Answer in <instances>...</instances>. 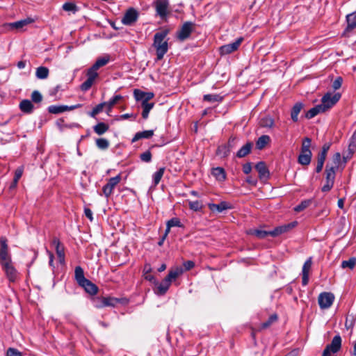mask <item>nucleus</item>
Returning <instances> with one entry per match:
<instances>
[{
    "label": "nucleus",
    "mask_w": 356,
    "mask_h": 356,
    "mask_svg": "<svg viewBox=\"0 0 356 356\" xmlns=\"http://www.w3.org/2000/svg\"><path fill=\"white\" fill-rule=\"evenodd\" d=\"M323 113L321 106L316 105V106L312 108L309 109L306 113H305V118L307 119H312L314 118L316 115H317L318 113Z\"/></svg>",
    "instance_id": "nucleus-33"
},
{
    "label": "nucleus",
    "mask_w": 356,
    "mask_h": 356,
    "mask_svg": "<svg viewBox=\"0 0 356 356\" xmlns=\"http://www.w3.org/2000/svg\"><path fill=\"white\" fill-rule=\"evenodd\" d=\"M330 147V143H325L322 147L321 152L318 155V159L325 161L327 153Z\"/></svg>",
    "instance_id": "nucleus-45"
},
{
    "label": "nucleus",
    "mask_w": 356,
    "mask_h": 356,
    "mask_svg": "<svg viewBox=\"0 0 356 356\" xmlns=\"http://www.w3.org/2000/svg\"><path fill=\"white\" fill-rule=\"evenodd\" d=\"M134 95L136 100L141 102V104L148 103L149 101L152 99L154 96L153 92H146L139 89L134 90Z\"/></svg>",
    "instance_id": "nucleus-10"
},
{
    "label": "nucleus",
    "mask_w": 356,
    "mask_h": 356,
    "mask_svg": "<svg viewBox=\"0 0 356 356\" xmlns=\"http://www.w3.org/2000/svg\"><path fill=\"white\" fill-rule=\"evenodd\" d=\"M275 124L274 120L269 115L261 118L259 120V125L261 127L270 129Z\"/></svg>",
    "instance_id": "nucleus-27"
},
{
    "label": "nucleus",
    "mask_w": 356,
    "mask_h": 356,
    "mask_svg": "<svg viewBox=\"0 0 356 356\" xmlns=\"http://www.w3.org/2000/svg\"><path fill=\"white\" fill-rule=\"evenodd\" d=\"M334 300V296L330 292H323L319 294L318 302L321 309L330 308Z\"/></svg>",
    "instance_id": "nucleus-4"
},
{
    "label": "nucleus",
    "mask_w": 356,
    "mask_h": 356,
    "mask_svg": "<svg viewBox=\"0 0 356 356\" xmlns=\"http://www.w3.org/2000/svg\"><path fill=\"white\" fill-rule=\"evenodd\" d=\"M122 99V97L120 95H117L113 97L108 102H105L106 105L108 106V110H111L113 106L116 104L118 101L121 100Z\"/></svg>",
    "instance_id": "nucleus-46"
},
{
    "label": "nucleus",
    "mask_w": 356,
    "mask_h": 356,
    "mask_svg": "<svg viewBox=\"0 0 356 356\" xmlns=\"http://www.w3.org/2000/svg\"><path fill=\"white\" fill-rule=\"evenodd\" d=\"M312 200H305L302 201L298 205L294 208V211L296 212H300L311 205Z\"/></svg>",
    "instance_id": "nucleus-40"
},
{
    "label": "nucleus",
    "mask_w": 356,
    "mask_h": 356,
    "mask_svg": "<svg viewBox=\"0 0 356 356\" xmlns=\"http://www.w3.org/2000/svg\"><path fill=\"white\" fill-rule=\"evenodd\" d=\"M165 172V168H161L153 175V183L154 186H156L161 181Z\"/></svg>",
    "instance_id": "nucleus-41"
},
{
    "label": "nucleus",
    "mask_w": 356,
    "mask_h": 356,
    "mask_svg": "<svg viewBox=\"0 0 356 356\" xmlns=\"http://www.w3.org/2000/svg\"><path fill=\"white\" fill-rule=\"evenodd\" d=\"M189 208L195 211H199L202 209V204L199 201L189 202Z\"/></svg>",
    "instance_id": "nucleus-53"
},
{
    "label": "nucleus",
    "mask_w": 356,
    "mask_h": 356,
    "mask_svg": "<svg viewBox=\"0 0 356 356\" xmlns=\"http://www.w3.org/2000/svg\"><path fill=\"white\" fill-rule=\"evenodd\" d=\"M168 33L169 30L168 29H163L156 33L154 36L153 47L156 49V60L163 59L164 55L168 52V44L165 38Z\"/></svg>",
    "instance_id": "nucleus-1"
},
{
    "label": "nucleus",
    "mask_w": 356,
    "mask_h": 356,
    "mask_svg": "<svg viewBox=\"0 0 356 356\" xmlns=\"http://www.w3.org/2000/svg\"><path fill=\"white\" fill-rule=\"evenodd\" d=\"M154 135L153 130H147L137 132L131 140L132 143L136 142L142 138H150Z\"/></svg>",
    "instance_id": "nucleus-24"
},
{
    "label": "nucleus",
    "mask_w": 356,
    "mask_h": 356,
    "mask_svg": "<svg viewBox=\"0 0 356 356\" xmlns=\"http://www.w3.org/2000/svg\"><path fill=\"white\" fill-rule=\"evenodd\" d=\"M304 107V104L302 102L296 103L291 111V118L294 122L298 121V115Z\"/></svg>",
    "instance_id": "nucleus-19"
},
{
    "label": "nucleus",
    "mask_w": 356,
    "mask_h": 356,
    "mask_svg": "<svg viewBox=\"0 0 356 356\" xmlns=\"http://www.w3.org/2000/svg\"><path fill=\"white\" fill-rule=\"evenodd\" d=\"M0 259L1 261V264L6 261L10 263V258L8 255V250H0Z\"/></svg>",
    "instance_id": "nucleus-52"
},
{
    "label": "nucleus",
    "mask_w": 356,
    "mask_h": 356,
    "mask_svg": "<svg viewBox=\"0 0 356 356\" xmlns=\"http://www.w3.org/2000/svg\"><path fill=\"white\" fill-rule=\"evenodd\" d=\"M31 100L35 103H40L42 100L41 93L38 90H34L31 94Z\"/></svg>",
    "instance_id": "nucleus-54"
},
{
    "label": "nucleus",
    "mask_w": 356,
    "mask_h": 356,
    "mask_svg": "<svg viewBox=\"0 0 356 356\" xmlns=\"http://www.w3.org/2000/svg\"><path fill=\"white\" fill-rule=\"evenodd\" d=\"M312 140L309 138H305L302 140L301 153L304 154H312L310 150Z\"/></svg>",
    "instance_id": "nucleus-36"
},
{
    "label": "nucleus",
    "mask_w": 356,
    "mask_h": 356,
    "mask_svg": "<svg viewBox=\"0 0 356 356\" xmlns=\"http://www.w3.org/2000/svg\"><path fill=\"white\" fill-rule=\"evenodd\" d=\"M94 81L87 79L81 85V89L83 91L88 90L92 86Z\"/></svg>",
    "instance_id": "nucleus-55"
},
{
    "label": "nucleus",
    "mask_w": 356,
    "mask_h": 356,
    "mask_svg": "<svg viewBox=\"0 0 356 356\" xmlns=\"http://www.w3.org/2000/svg\"><path fill=\"white\" fill-rule=\"evenodd\" d=\"M154 103H145V104H141V106L143 108V110L145 111L149 112L151 109L154 107Z\"/></svg>",
    "instance_id": "nucleus-62"
},
{
    "label": "nucleus",
    "mask_w": 356,
    "mask_h": 356,
    "mask_svg": "<svg viewBox=\"0 0 356 356\" xmlns=\"http://www.w3.org/2000/svg\"><path fill=\"white\" fill-rule=\"evenodd\" d=\"M109 61V56L100 57L97 59L95 63L92 65L94 68L98 70L101 67L106 65Z\"/></svg>",
    "instance_id": "nucleus-38"
},
{
    "label": "nucleus",
    "mask_w": 356,
    "mask_h": 356,
    "mask_svg": "<svg viewBox=\"0 0 356 356\" xmlns=\"http://www.w3.org/2000/svg\"><path fill=\"white\" fill-rule=\"evenodd\" d=\"M184 272L192 269L195 266V263L193 261L188 260L183 263Z\"/></svg>",
    "instance_id": "nucleus-60"
},
{
    "label": "nucleus",
    "mask_w": 356,
    "mask_h": 356,
    "mask_svg": "<svg viewBox=\"0 0 356 356\" xmlns=\"http://www.w3.org/2000/svg\"><path fill=\"white\" fill-rule=\"evenodd\" d=\"M6 356H22L21 353L15 348H10L7 350Z\"/></svg>",
    "instance_id": "nucleus-61"
},
{
    "label": "nucleus",
    "mask_w": 356,
    "mask_h": 356,
    "mask_svg": "<svg viewBox=\"0 0 356 356\" xmlns=\"http://www.w3.org/2000/svg\"><path fill=\"white\" fill-rule=\"evenodd\" d=\"M211 174L220 181H224L226 178L225 170L220 167L213 168Z\"/></svg>",
    "instance_id": "nucleus-26"
},
{
    "label": "nucleus",
    "mask_w": 356,
    "mask_h": 356,
    "mask_svg": "<svg viewBox=\"0 0 356 356\" xmlns=\"http://www.w3.org/2000/svg\"><path fill=\"white\" fill-rule=\"evenodd\" d=\"M312 154L300 153L298 161L300 164L303 165H308L312 160Z\"/></svg>",
    "instance_id": "nucleus-34"
},
{
    "label": "nucleus",
    "mask_w": 356,
    "mask_h": 356,
    "mask_svg": "<svg viewBox=\"0 0 356 356\" xmlns=\"http://www.w3.org/2000/svg\"><path fill=\"white\" fill-rule=\"evenodd\" d=\"M217 154L222 155V156H227L229 153V149L225 146H220L217 149Z\"/></svg>",
    "instance_id": "nucleus-56"
},
{
    "label": "nucleus",
    "mask_w": 356,
    "mask_h": 356,
    "mask_svg": "<svg viewBox=\"0 0 356 356\" xmlns=\"http://www.w3.org/2000/svg\"><path fill=\"white\" fill-rule=\"evenodd\" d=\"M63 9L65 11L76 13L78 10L77 6L74 3L67 2L63 5Z\"/></svg>",
    "instance_id": "nucleus-50"
},
{
    "label": "nucleus",
    "mask_w": 356,
    "mask_h": 356,
    "mask_svg": "<svg viewBox=\"0 0 356 356\" xmlns=\"http://www.w3.org/2000/svg\"><path fill=\"white\" fill-rule=\"evenodd\" d=\"M138 18V12L134 8H129L122 19V23L127 26L132 25Z\"/></svg>",
    "instance_id": "nucleus-7"
},
{
    "label": "nucleus",
    "mask_w": 356,
    "mask_h": 356,
    "mask_svg": "<svg viewBox=\"0 0 356 356\" xmlns=\"http://www.w3.org/2000/svg\"><path fill=\"white\" fill-rule=\"evenodd\" d=\"M349 152L353 154L356 150V130L354 131L350 138V143L348 145Z\"/></svg>",
    "instance_id": "nucleus-47"
},
{
    "label": "nucleus",
    "mask_w": 356,
    "mask_h": 356,
    "mask_svg": "<svg viewBox=\"0 0 356 356\" xmlns=\"http://www.w3.org/2000/svg\"><path fill=\"white\" fill-rule=\"evenodd\" d=\"M251 170H252V165H251L250 163H247L243 165V172L245 174L248 175L249 173H250Z\"/></svg>",
    "instance_id": "nucleus-64"
},
{
    "label": "nucleus",
    "mask_w": 356,
    "mask_h": 356,
    "mask_svg": "<svg viewBox=\"0 0 356 356\" xmlns=\"http://www.w3.org/2000/svg\"><path fill=\"white\" fill-rule=\"evenodd\" d=\"M49 69L46 67L40 66L36 69L35 76L39 79H45L49 76Z\"/></svg>",
    "instance_id": "nucleus-31"
},
{
    "label": "nucleus",
    "mask_w": 356,
    "mask_h": 356,
    "mask_svg": "<svg viewBox=\"0 0 356 356\" xmlns=\"http://www.w3.org/2000/svg\"><path fill=\"white\" fill-rule=\"evenodd\" d=\"M120 300L114 297H97L95 299V307L102 308L105 307H115Z\"/></svg>",
    "instance_id": "nucleus-5"
},
{
    "label": "nucleus",
    "mask_w": 356,
    "mask_h": 356,
    "mask_svg": "<svg viewBox=\"0 0 356 356\" xmlns=\"http://www.w3.org/2000/svg\"><path fill=\"white\" fill-rule=\"evenodd\" d=\"M23 170H24V169H23L22 166L19 167L16 169V170L15 171V176H14L15 183H18V181L22 176Z\"/></svg>",
    "instance_id": "nucleus-58"
},
{
    "label": "nucleus",
    "mask_w": 356,
    "mask_h": 356,
    "mask_svg": "<svg viewBox=\"0 0 356 356\" xmlns=\"http://www.w3.org/2000/svg\"><path fill=\"white\" fill-rule=\"evenodd\" d=\"M184 273V269L182 267H176L174 269H171L165 278L171 283L175 280L179 276Z\"/></svg>",
    "instance_id": "nucleus-20"
},
{
    "label": "nucleus",
    "mask_w": 356,
    "mask_h": 356,
    "mask_svg": "<svg viewBox=\"0 0 356 356\" xmlns=\"http://www.w3.org/2000/svg\"><path fill=\"white\" fill-rule=\"evenodd\" d=\"M341 95L339 93H335L334 95L327 92L324 95L321 99V104L319 105L323 113L330 110L333 107L340 99Z\"/></svg>",
    "instance_id": "nucleus-2"
},
{
    "label": "nucleus",
    "mask_w": 356,
    "mask_h": 356,
    "mask_svg": "<svg viewBox=\"0 0 356 356\" xmlns=\"http://www.w3.org/2000/svg\"><path fill=\"white\" fill-rule=\"evenodd\" d=\"M222 97L216 94H208L203 96V100L208 102H220L222 101Z\"/></svg>",
    "instance_id": "nucleus-35"
},
{
    "label": "nucleus",
    "mask_w": 356,
    "mask_h": 356,
    "mask_svg": "<svg viewBox=\"0 0 356 356\" xmlns=\"http://www.w3.org/2000/svg\"><path fill=\"white\" fill-rule=\"evenodd\" d=\"M97 147L102 150L107 149L109 147V142L106 138H97L95 141Z\"/></svg>",
    "instance_id": "nucleus-42"
},
{
    "label": "nucleus",
    "mask_w": 356,
    "mask_h": 356,
    "mask_svg": "<svg viewBox=\"0 0 356 356\" xmlns=\"http://www.w3.org/2000/svg\"><path fill=\"white\" fill-rule=\"evenodd\" d=\"M33 22V19H31L30 18H28V19H25L17 21V22H13V23H10V26L12 29H21L24 26H26L27 24Z\"/></svg>",
    "instance_id": "nucleus-30"
},
{
    "label": "nucleus",
    "mask_w": 356,
    "mask_h": 356,
    "mask_svg": "<svg viewBox=\"0 0 356 356\" xmlns=\"http://www.w3.org/2000/svg\"><path fill=\"white\" fill-rule=\"evenodd\" d=\"M297 222H293L286 225H283L275 227L274 229L270 231V236L273 237L277 236L282 234L288 232L289 229L293 228L296 225Z\"/></svg>",
    "instance_id": "nucleus-13"
},
{
    "label": "nucleus",
    "mask_w": 356,
    "mask_h": 356,
    "mask_svg": "<svg viewBox=\"0 0 356 356\" xmlns=\"http://www.w3.org/2000/svg\"><path fill=\"white\" fill-rule=\"evenodd\" d=\"M106 103H101L97 105L88 114L92 118H95L97 114L103 111Z\"/></svg>",
    "instance_id": "nucleus-44"
},
{
    "label": "nucleus",
    "mask_w": 356,
    "mask_h": 356,
    "mask_svg": "<svg viewBox=\"0 0 356 356\" xmlns=\"http://www.w3.org/2000/svg\"><path fill=\"white\" fill-rule=\"evenodd\" d=\"M270 231H265L261 229L250 230L249 234L256 236L259 238H264L268 236H270Z\"/></svg>",
    "instance_id": "nucleus-39"
},
{
    "label": "nucleus",
    "mask_w": 356,
    "mask_h": 356,
    "mask_svg": "<svg viewBox=\"0 0 356 356\" xmlns=\"http://www.w3.org/2000/svg\"><path fill=\"white\" fill-rule=\"evenodd\" d=\"M168 1L167 0H158L156 2V10L161 17H164L168 14Z\"/></svg>",
    "instance_id": "nucleus-14"
},
{
    "label": "nucleus",
    "mask_w": 356,
    "mask_h": 356,
    "mask_svg": "<svg viewBox=\"0 0 356 356\" xmlns=\"http://www.w3.org/2000/svg\"><path fill=\"white\" fill-rule=\"evenodd\" d=\"M270 141V138L268 135H262L256 142V147L258 149H262Z\"/></svg>",
    "instance_id": "nucleus-28"
},
{
    "label": "nucleus",
    "mask_w": 356,
    "mask_h": 356,
    "mask_svg": "<svg viewBox=\"0 0 356 356\" xmlns=\"http://www.w3.org/2000/svg\"><path fill=\"white\" fill-rule=\"evenodd\" d=\"M2 266L6 272V276L10 282H14L17 277V272L14 266L10 262L2 264Z\"/></svg>",
    "instance_id": "nucleus-11"
},
{
    "label": "nucleus",
    "mask_w": 356,
    "mask_h": 356,
    "mask_svg": "<svg viewBox=\"0 0 356 356\" xmlns=\"http://www.w3.org/2000/svg\"><path fill=\"white\" fill-rule=\"evenodd\" d=\"M84 214L91 222L93 220L92 212L89 208H84Z\"/></svg>",
    "instance_id": "nucleus-63"
},
{
    "label": "nucleus",
    "mask_w": 356,
    "mask_h": 356,
    "mask_svg": "<svg viewBox=\"0 0 356 356\" xmlns=\"http://www.w3.org/2000/svg\"><path fill=\"white\" fill-rule=\"evenodd\" d=\"M338 168L337 163L335 164L334 166L329 167L328 165H326L325 174H326V182H334L335 179V172Z\"/></svg>",
    "instance_id": "nucleus-21"
},
{
    "label": "nucleus",
    "mask_w": 356,
    "mask_h": 356,
    "mask_svg": "<svg viewBox=\"0 0 356 356\" xmlns=\"http://www.w3.org/2000/svg\"><path fill=\"white\" fill-rule=\"evenodd\" d=\"M48 111L50 113H53V114H58V113H63L62 106H56V105H51L48 107Z\"/></svg>",
    "instance_id": "nucleus-57"
},
{
    "label": "nucleus",
    "mask_w": 356,
    "mask_h": 356,
    "mask_svg": "<svg viewBox=\"0 0 356 356\" xmlns=\"http://www.w3.org/2000/svg\"><path fill=\"white\" fill-rule=\"evenodd\" d=\"M312 266V257H309L304 263L302 269V284L307 285L309 282V271Z\"/></svg>",
    "instance_id": "nucleus-9"
},
{
    "label": "nucleus",
    "mask_w": 356,
    "mask_h": 356,
    "mask_svg": "<svg viewBox=\"0 0 356 356\" xmlns=\"http://www.w3.org/2000/svg\"><path fill=\"white\" fill-rule=\"evenodd\" d=\"M255 169L259 173L260 179H267L269 177L270 173L264 162L260 161L257 163L255 165Z\"/></svg>",
    "instance_id": "nucleus-15"
},
{
    "label": "nucleus",
    "mask_w": 356,
    "mask_h": 356,
    "mask_svg": "<svg viewBox=\"0 0 356 356\" xmlns=\"http://www.w3.org/2000/svg\"><path fill=\"white\" fill-rule=\"evenodd\" d=\"M97 71V70L96 68H94V67L92 66L90 68H89L87 72V79L95 81V80L99 75Z\"/></svg>",
    "instance_id": "nucleus-48"
},
{
    "label": "nucleus",
    "mask_w": 356,
    "mask_h": 356,
    "mask_svg": "<svg viewBox=\"0 0 356 356\" xmlns=\"http://www.w3.org/2000/svg\"><path fill=\"white\" fill-rule=\"evenodd\" d=\"M121 179L122 177L120 174L108 179L106 184H105L102 188L103 194L106 198L111 197L114 188L120 182Z\"/></svg>",
    "instance_id": "nucleus-3"
},
{
    "label": "nucleus",
    "mask_w": 356,
    "mask_h": 356,
    "mask_svg": "<svg viewBox=\"0 0 356 356\" xmlns=\"http://www.w3.org/2000/svg\"><path fill=\"white\" fill-rule=\"evenodd\" d=\"M252 144L251 143H247L243 145L236 153V156L238 158H243L250 153Z\"/></svg>",
    "instance_id": "nucleus-29"
},
{
    "label": "nucleus",
    "mask_w": 356,
    "mask_h": 356,
    "mask_svg": "<svg viewBox=\"0 0 356 356\" xmlns=\"http://www.w3.org/2000/svg\"><path fill=\"white\" fill-rule=\"evenodd\" d=\"M109 129L108 124L104 122H99L93 127L94 131L98 135H102Z\"/></svg>",
    "instance_id": "nucleus-32"
},
{
    "label": "nucleus",
    "mask_w": 356,
    "mask_h": 356,
    "mask_svg": "<svg viewBox=\"0 0 356 356\" xmlns=\"http://www.w3.org/2000/svg\"><path fill=\"white\" fill-rule=\"evenodd\" d=\"M243 38L242 37L237 38L234 42L222 45L220 48V52L221 55L229 54L236 51L240 47Z\"/></svg>",
    "instance_id": "nucleus-8"
},
{
    "label": "nucleus",
    "mask_w": 356,
    "mask_h": 356,
    "mask_svg": "<svg viewBox=\"0 0 356 356\" xmlns=\"http://www.w3.org/2000/svg\"><path fill=\"white\" fill-rule=\"evenodd\" d=\"M171 283L165 277V279L158 284L155 293L159 296H163L169 289Z\"/></svg>",
    "instance_id": "nucleus-17"
},
{
    "label": "nucleus",
    "mask_w": 356,
    "mask_h": 356,
    "mask_svg": "<svg viewBox=\"0 0 356 356\" xmlns=\"http://www.w3.org/2000/svg\"><path fill=\"white\" fill-rule=\"evenodd\" d=\"M278 319V316L277 314H272L268 319L261 324L260 329H266L269 327L273 323L276 322Z\"/></svg>",
    "instance_id": "nucleus-37"
},
{
    "label": "nucleus",
    "mask_w": 356,
    "mask_h": 356,
    "mask_svg": "<svg viewBox=\"0 0 356 356\" xmlns=\"http://www.w3.org/2000/svg\"><path fill=\"white\" fill-rule=\"evenodd\" d=\"M343 79L341 76L337 77L332 83V88L338 90L341 87Z\"/></svg>",
    "instance_id": "nucleus-59"
},
{
    "label": "nucleus",
    "mask_w": 356,
    "mask_h": 356,
    "mask_svg": "<svg viewBox=\"0 0 356 356\" xmlns=\"http://www.w3.org/2000/svg\"><path fill=\"white\" fill-rule=\"evenodd\" d=\"M84 289L85 291L90 295H96L98 292V287L89 280L79 285Z\"/></svg>",
    "instance_id": "nucleus-16"
},
{
    "label": "nucleus",
    "mask_w": 356,
    "mask_h": 356,
    "mask_svg": "<svg viewBox=\"0 0 356 356\" xmlns=\"http://www.w3.org/2000/svg\"><path fill=\"white\" fill-rule=\"evenodd\" d=\"M346 31H350L356 28V10L346 16Z\"/></svg>",
    "instance_id": "nucleus-22"
},
{
    "label": "nucleus",
    "mask_w": 356,
    "mask_h": 356,
    "mask_svg": "<svg viewBox=\"0 0 356 356\" xmlns=\"http://www.w3.org/2000/svg\"><path fill=\"white\" fill-rule=\"evenodd\" d=\"M152 153L149 150H147L140 155V159L142 161L149 163L152 161Z\"/></svg>",
    "instance_id": "nucleus-51"
},
{
    "label": "nucleus",
    "mask_w": 356,
    "mask_h": 356,
    "mask_svg": "<svg viewBox=\"0 0 356 356\" xmlns=\"http://www.w3.org/2000/svg\"><path fill=\"white\" fill-rule=\"evenodd\" d=\"M20 110L25 113H31L33 110V105L29 99H24L19 104Z\"/></svg>",
    "instance_id": "nucleus-25"
},
{
    "label": "nucleus",
    "mask_w": 356,
    "mask_h": 356,
    "mask_svg": "<svg viewBox=\"0 0 356 356\" xmlns=\"http://www.w3.org/2000/svg\"><path fill=\"white\" fill-rule=\"evenodd\" d=\"M195 28V24L192 22H186L184 23L180 30L177 33V38L184 41L188 38L193 31Z\"/></svg>",
    "instance_id": "nucleus-6"
},
{
    "label": "nucleus",
    "mask_w": 356,
    "mask_h": 356,
    "mask_svg": "<svg viewBox=\"0 0 356 356\" xmlns=\"http://www.w3.org/2000/svg\"><path fill=\"white\" fill-rule=\"evenodd\" d=\"M52 245L55 247L60 263L65 262V248L58 238H54Z\"/></svg>",
    "instance_id": "nucleus-12"
},
{
    "label": "nucleus",
    "mask_w": 356,
    "mask_h": 356,
    "mask_svg": "<svg viewBox=\"0 0 356 356\" xmlns=\"http://www.w3.org/2000/svg\"><path fill=\"white\" fill-rule=\"evenodd\" d=\"M168 224V227H184V225L181 222L179 218H172L167 221Z\"/></svg>",
    "instance_id": "nucleus-49"
},
{
    "label": "nucleus",
    "mask_w": 356,
    "mask_h": 356,
    "mask_svg": "<svg viewBox=\"0 0 356 356\" xmlns=\"http://www.w3.org/2000/svg\"><path fill=\"white\" fill-rule=\"evenodd\" d=\"M74 279L79 286L88 280L85 277L83 269L79 266L75 267Z\"/></svg>",
    "instance_id": "nucleus-23"
},
{
    "label": "nucleus",
    "mask_w": 356,
    "mask_h": 356,
    "mask_svg": "<svg viewBox=\"0 0 356 356\" xmlns=\"http://www.w3.org/2000/svg\"><path fill=\"white\" fill-rule=\"evenodd\" d=\"M208 207L211 211H217L218 213L230 209L229 204L227 202H221L220 204L210 203L208 204Z\"/></svg>",
    "instance_id": "nucleus-18"
},
{
    "label": "nucleus",
    "mask_w": 356,
    "mask_h": 356,
    "mask_svg": "<svg viewBox=\"0 0 356 356\" xmlns=\"http://www.w3.org/2000/svg\"><path fill=\"white\" fill-rule=\"evenodd\" d=\"M356 264V258L351 257L348 260H344L341 262V268H348L350 269H353Z\"/></svg>",
    "instance_id": "nucleus-43"
}]
</instances>
